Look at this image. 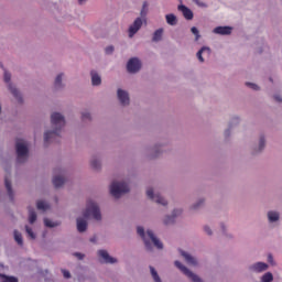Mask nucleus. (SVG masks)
<instances>
[{"mask_svg":"<svg viewBox=\"0 0 282 282\" xmlns=\"http://www.w3.org/2000/svg\"><path fill=\"white\" fill-rule=\"evenodd\" d=\"M204 230H205V232H207V235H213V230H210V227L205 226Z\"/></svg>","mask_w":282,"mask_h":282,"instance_id":"45","label":"nucleus"},{"mask_svg":"<svg viewBox=\"0 0 282 282\" xmlns=\"http://www.w3.org/2000/svg\"><path fill=\"white\" fill-rule=\"evenodd\" d=\"M0 66H1L2 69H6V68H3V64H0Z\"/></svg>","mask_w":282,"mask_h":282,"instance_id":"53","label":"nucleus"},{"mask_svg":"<svg viewBox=\"0 0 282 282\" xmlns=\"http://www.w3.org/2000/svg\"><path fill=\"white\" fill-rule=\"evenodd\" d=\"M44 226H46V228H56V226H58V223H54L50 218H45Z\"/></svg>","mask_w":282,"mask_h":282,"instance_id":"31","label":"nucleus"},{"mask_svg":"<svg viewBox=\"0 0 282 282\" xmlns=\"http://www.w3.org/2000/svg\"><path fill=\"white\" fill-rule=\"evenodd\" d=\"M85 219H89V217H94L97 221H100L102 219V216L100 214V208L98 205L91 200H88L86 210L84 212Z\"/></svg>","mask_w":282,"mask_h":282,"instance_id":"2","label":"nucleus"},{"mask_svg":"<svg viewBox=\"0 0 282 282\" xmlns=\"http://www.w3.org/2000/svg\"><path fill=\"white\" fill-rule=\"evenodd\" d=\"M62 274L64 276V279H72V273H69V271L63 269L62 270Z\"/></svg>","mask_w":282,"mask_h":282,"instance_id":"39","label":"nucleus"},{"mask_svg":"<svg viewBox=\"0 0 282 282\" xmlns=\"http://www.w3.org/2000/svg\"><path fill=\"white\" fill-rule=\"evenodd\" d=\"M167 25H177V17L175 14L170 13L165 15Z\"/></svg>","mask_w":282,"mask_h":282,"instance_id":"23","label":"nucleus"},{"mask_svg":"<svg viewBox=\"0 0 282 282\" xmlns=\"http://www.w3.org/2000/svg\"><path fill=\"white\" fill-rule=\"evenodd\" d=\"M251 270H253V272H265L268 264L265 262H257L251 267Z\"/></svg>","mask_w":282,"mask_h":282,"instance_id":"15","label":"nucleus"},{"mask_svg":"<svg viewBox=\"0 0 282 282\" xmlns=\"http://www.w3.org/2000/svg\"><path fill=\"white\" fill-rule=\"evenodd\" d=\"M214 34H220L226 36L228 34H232V28L230 26H217L214 29Z\"/></svg>","mask_w":282,"mask_h":282,"instance_id":"12","label":"nucleus"},{"mask_svg":"<svg viewBox=\"0 0 282 282\" xmlns=\"http://www.w3.org/2000/svg\"><path fill=\"white\" fill-rule=\"evenodd\" d=\"M246 85H247V87H250V89H253L254 91H258V89H259V87L257 86V84L247 83Z\"/></svg>","mask_w":282,"mask_h":282,"instance_id":"41","label":"nucleus"},{"mask_svg":"<svg viewBox=\"0 0 282 282\" xmlns=\"http://www.w3.org/2000/svg\"><path fill=\"white\" fill-rule=\"evenodd\" d=\"M225 135H226V137L230 135V130H226V131H225Z\"/></svg>","mask_w":282,"mask_h":282,"instance_id":"48","label":"nucleus"},{"mask_svg":"<svg viewBox=\"0 0 282 282\" xmlns=\"http://www.w3.org/2000/svg\"><path fill=\"white\" fill-rule=\"evenodd\" d=\"M14 239L18 246H23V236L18 230H14Z\"/></svg>","mask_w":282,"mask_h":282,"instance_id":"28","label":"nucleus"},{"mask_svg":"<svg viewBox=\"0 0 282 282\" xmlns=\"http://www.w3.org/2000/svg\"><path fill=\"white\" fill-rule=\"evenodd\" d=\"M264 148H265V139L264 138H260L259 151H263Z\"/></svg>","mask_w":282,"mask_h":282,"instance_id":"37","label":"nucleus"},{"mask_svg":"<svg viewBox=\"0 0 282 282\" xmlns=\"http://www.w3.org/2000/svg\"><path fill=\"white\" fill-rule=\"evenodd\" d=\"M90 76H91V83L94 86H98L100 85V83H102V79L100 78L98 73H96L95 70H91Z\"/></svg>","mask_w":282,"mask_h":282,"instance_id":"22","label":"nucleus"},{"mask_svg":"<svg viewBox=\"0 0 282 282\" xmlns=\"http://www.w3.org/2000/svg\"><path fill=\"white\" fill-rule=\"evenodd\" d=\"M0 279L1 282H19V279H17L15 276H9L3 273H0Z\"/></svg>","mask_w":282,"mask_h":282,"instance_id":"26","label":"nucleus"},{"mask_svg":"<svg viewBox=\"0 0 282 282\" xmlns=\"http://www.w3.org/2000/svg\"><path fill=\"white\" fill-rule=\"evenodd\" d=\"M147 235H148L149 239H151V241L155 246V248H158L159 250H162V248H164V246L162 245V241H160V239H158V237H155V234H153L152 230H148Z\"/></svg>","mask_w":282,"mask_h":282,"instance_id":"11","label":"nucleus"},{"mask_svg":"<svg viewBox=\"0 0 282 282\" xmlns=\"http://www.w3.org/2000/svg\"><path fill=\"white\" fill-rule=\"evenodd\" d=\"M177 215H182V209H175L172 214V216H167L164 219V224L165 226H169V224H174L175 223V217H177Z\"/></svg>","mask_w":282,"mask_h":282,"instance_id":"14","label":"nucleus"},{"mask_svg":"<svg viewBox=\"0 0 282 282\" xmlns=\"http://www.w3.org/2000/svg\"><path fill=\"white\" fill-rule=\"evenodd\" d=\"M11 78L12 75L8 70H4V83H10Z\"/></svg>","mask_w":282,"mask_h":282,"instance_id":"38","label":"nucleus"},{"mask_svg":"<svg viewBox=\"0 0 282 282\" xmlns=\"http://www.w3.org/2000/svg\"><path fill=\"white\" fill-rule=\"evenodd\" d=\"M150 272L154 282H162V280L160 279V275L158 274V271H155V268L150 267Z\"/></svg>","mask_w":282,"mask_h":282,"instance_id":"29","label":"nucleus"},{"mask_svg":"<svg viewBox=\"0 0 282 282\" xmlns=\"http://www.w3.org/2000/svg\"><path fill=\"white\" fill-rule=\"evenodd\" d=\"M98 257L102 259L104 263H116V259L109 256V252H107V250H99Z\"/></svg>","mask_w":282,"mask_h":282,"instance_id":"9","label":"nucleus"},{"mask_svg":"<svg viewBox=\"0 0 282 282\" xmlns=\"http://www.w3.org/2000/svg\"><path fill=\"white\" fill-rule=\"evenodd\" d=\"M140 28H142V18H137L133 24L129 28L130 39H132L133 35L138 34Z\"/></svg>","mask_w":282,"mask_h":282,"instance_id":"8","label":"nucleus"},{"mask_svg":"<svg viewBox=\"0 0 282 282\" xmlns=\"http://www.w3.org/2000/svg\"><path fill=\"white\" fill-rule=\"evenodd\" d=\"M191 32H192V34L195 35V41H199V39H200L199 30H197L195 26H193V28L191 29Z\"/></svg>","mask_w":282,"mask_h":282,"instance_id":"34","label":"nucleus"},{"mask_svg":"<svg viewBox=\"0 0 282 282\" xmlns=\"http://www.w3.org/2000/svg\"><path fill=\"white\" fill-rule=\"evenodd\" d=\"M4 185L8 192V195L10 197V199H14V193L12 192V182L10 181V178L6 177L4 178Z\"/></svg>","mask_w":282,"mask_h":282,"instance_id":"16","label":"nucleus"},{"mask_svg":"<svg viewBox=\"0 0 282 282\" xmlns=\"http://www.w3.org/2000/svg\"><path fill=\"white\" fill-rule=\"evenodd\" d=\"M207 53V56H210V48L203 46L196 54L198 61H200V63H204V57L202 56V54Z\"/></svg>","mask_w":282,"mask_h":282,"instance_id":"21","label":"nucleus"},{"mask_svg":"<svg viewBox=\"0 0 282 282\" xmlns=\"http://www.w3.org/2000/svg\"><path fill=\"white\" fill-rule=\"evenodd\" d=\"M15 149H17V162L19 164H23L28 160V145L25 144V141L23 140H18L15 143Z\"/></svg>","mask_w":282,"mask_h":282,"instance_id":"4","label":"nucleus"},{"mask_svg":"<svg viewBox=\"0 0 282 282\" xmlns=\"http://www.w3.org/2000/svg\"><path fill=\"white\" fill-rule=\"evenodd\" d=\"M90 165L93 166V169H100V161H98V159H94L91 162H90Z\"/></svg>","mask_w":282,"mask_h":282,"instance_id":"36","label":"nucleus"},{"mask_svg":"<svg viewBox=\"0 0 282 282\" xmlns=\"http://www.w3.org/2000/svg\"><path fill=\"white\" fill-rule=\"evenodd\" d=\"M274 100H276V102H282V98H281V96H279V95H275V96H274Z\"/></svg>","mask_w":282,"mask_h":282,"instance_id":"47","label":"nucleus"},{"mask_svg":"<svg viewBox=\"0 0 282 282\" xmlns=\"http://www.w3.org/2000/svg\"><path fill=\"white\" fill-rule=\"evenodd\" d=\"M162 34H164V30L163 29H158L153 34L152 41L154 43H158V41H162Z\"/></svg>","mask_w":282,"mask_h":282,"instance_id":"25","label":"nucleus"},{"mask_svg":"<svg viewBox=\"0 0 282 282\" xmlns=\"http://www.w3.org/2000/svg\"><path fill=\"white\" fill-rule=\"evenodd\" d=\"M117 96H118L119 102H121V105H123V107L129 105V93H127L122 89H118Z\"/></svg>","mask_w":282,"mask_h":282,"instance_id":"10","label":"nucleus"},{"mask_svg":"<svg viewBox=\"0 0 282 282\" xmlns=\"http://www.w3.org/2000/svg\"><path fill=\"white\" fill-rule=\"evenodd\" d=\"M34 221H36V212L29 209V223L34 224Z\"/></svg>","mask_w":282,"mask_h":282,"instance_id":"32","label":"nucleus"},{"mask_svg":"<svg viewBox=\"0 0 282 282\" xmlns=\"http://www.w3.org/2000/svg\"><path fill=\"white\" fill-rule=\"evenodd\" d=\"M147 195L150 199H153L156 204H161L162 206H166V199H164L162 196L159 194L154 195L153 194V188H148L147 189Z\"/></svg>","mask_w":282,"mask_h":282,"instance_id":"7","label":"nucleus"},{"mask_svg":"<svg viewBox=\"0 0 282 282\" xmlns=\"http://www.w3.org/2000/svg\"><path fill=\"white\" fill-rule=\"evenodd\" d=\"M268 219L271 223L279 221V213H276V212H269L268 213Z\"/></svg>","mask_w":282,"mask_h":282,"instance_id":"27","label":"nucleus"},{"mask_svg":"<svg viewBox=\"0 0 282 282\" xmlns=\"http://www.w3.org/2000/svg\"><path fill=\"white\" fill-rule=\"evenodd\" d=\"M36 206H37V210H47V208H50V206L45 204V202L43 200H39Z\"/></svg>","mask_w":282,"mask_h":282,"instance_id":"33","label":"nucleus"},{"mask_svg":"<svg viewBox=\"0 0 282 282\" xmlns=\"http://www.w3.org/2000/svg\"><path fill=\"white\" fill-rule=\"evenodd\" d=\"M91 243H96V237L90 238Z\"/></svg>","mask_w":282,"mask_h":282,"instance_id":"49","label":"nucleus"},{"mask_svg":"<svg viewBox=\"0 0 282 282\" xmlns=\"http://www.w3.org/2000/svg\"><path fill=\"white\" fill-rule=\"evenodd\" d=\"M62 83H63V74H59L55 78V88L61 89V87H63Z\"/></svg>","mask_w":282,"mask_h":282,"instance_id":"30","label":"nucleus"},{"mask_svg":"<svg viewBox=\"0 0 282 282\" xmlns=\"http://www.w3.org/2000/svg\"><path fill=\"white\" fill-rule=\"evenodd\" d=\"M85 1H87V0H78V3H79L80 6H83V3H85Z\"/></svg>","mask_w":282,"mask_h":282,"instance_id":"50","label":"nucleus"},{"mask_svg":"<svg viewBox=\"0 0 282 282\" xmlns=\"http://www.w3.org/2000/svg\"><path fill=\"white\" fill-rule=\"evenodd\" d=\"M75 257H77V259H79V261H82V259H85V254L76 252L74 253Z\"/></svg>","mask_w":282,"mask_h":282,"instance_id":"43","label":"nucleus"},{"mask_svg":"<svg viewBox=\"0 0 282 282\" xmlns=\"http://www.w3.org/2000/svg\"><path fill=\"white\" fill-rule=\"evenodd\" d=\"M124 193H129V185L124 182H112L110 185V195L119 199L120 196L124 195Z\"/></svg>","mask_w":282,"mask_h":282,"instance_id":"3","label":"nucleus"},{"mask_svg":"<svg viewBox=\"0 0 282 282\" xmlns=\"http://www.w3.org/2000/svg\"><path fill=\"white\" fill-rule=\"evenodd\" d=\"M51 124L54 127V130L46 131L44 133V143L50 144V142H54L56 138H58L61 130L65 127V117L59 112H54L51 115Z\"/></svg>","mask_w":282,"mask_h":282,"instance_id":"1","label":"nucleus"},{"mask_svg":"<svg viewBox=\"0 0 282 282\" xmlns=\"http://www.w3.org/2000/svg\"><path fill=\"white\" fill-rule=\"evenodd\" d=\"M65 184V178L63 176H54L53 177V185L55 188H61Z\"/></svg>","mask_w":282,"mask_h":282,"instance_id":"24","label":"nucleus"},{"mask_svg":"<svg viewBox=\"0 0 282 282\" xmlns=\"http://www.w3.org/2000/svg\"><path fill=\"white\" fill-rule=\"evenodd\" d=\"M25 230H26V235H28L31 239H36V236L34 235V231H32V228H30L29 226H25Z\"/></svg>","mask_w":282,"mask_h":282,"instance_id":"35","label":"nucleus"},{"mask_svg":"<svg viewBox=\"0 0 282 282\" xmlns=\"http://www.w3.org/2000/svg\"><path fill=\"white\" fill-rule=\"evenodd\" d=\"M178 10L181 12H183V17L187 20V21H192L193 19V11L191 9H188L186 6L181 4L178 6Z\"/></svg>","mask_w":282,"mask_h":282,"instance_id":"13","label":"nucleus"},{"mask_svg":"<svg viewBox=\"0 0 282 282\" xmlns=\"http://www.w3.org/2000/svg\"><path fill=\"white\" fill-rule=\"evenodd\" d=\"M202 204H204V200H199L196 205L193 206V209L197 210V208H199V206H202Z\"/></svg>","mask_w":282,"mask_h":282,"instance_id":"44","label":"nucleus"},{"mask_svg":"<svg viewBox=\"0 0 282 282\" xmlns=\"http://www.w3.org/2000/svg\"><path fill=\"white\" fill-rule=\"evenodd\" d=\"M148 6L149 4L147 2H143V9L141 10V14H144V10H147Z\"/></svg>","mask_w":282,"mask_h":282,"instance_id":"46","label":"nucleus"},{"mask_svg":"<svg viewBox=\"0 0 282 282\" xmlns=\"http://www.w3.org/2000/svg\"><path fill=\"white\" fill-rule=\"evenodd\" d=\"M78 232H85L87 230V220L85 218H77Z\"/></svg>","mask_w":282,"mask_h":282,"instance_id":"17","label":"nucleus"},{"mask_svg":"<svg viewBox=\"0 0 282 282\" xmlns=\"http://www.w3.org/2000/svg\"><path fill=\"white\" fill-rule=\"evenodd\" d=\"M9 89H10L11 94L14 96V98H17L18 102H23L21 93H19V90L14 86H12V84H9Z\"/></svg>","mask_w":282,"mask_h":282,"instance_id":"19","label":"nucleus"},{"mask_svg":"<svg viewBox=\"0 0 282 282\" xmlns=\"http://www.w3.org/2000/svg\"><path fill=\"white\" fill-rule=\"evenodd\" d=\"M141 67H142V64L140 63V59H138V57L130 58L127 64V69L130 74H135L140 72Z\"/></svg>","mask_w":282,"mask_h":282,"instance_id":"6","label":"nucleus"},{"mask_svg":"<svg viewBox=\"0 0 282 282\" xmlns=\"http://www.w3.org/2000/svg\"><path fill=\"white\" fill-rule=\"evenodd\" d=\"M106 54H113V46H107Z\"/></svg>","mask_w":282,"mask_h":282,"instance_id":"42","label":"nucleus"},{"mask_svg":"<svg viewBox=\"0 0 282 282\" xmlns=\"http://www.w3.org/2000/svg\"><path fill=\"white\" fill-rule=\"evenodd\" d=\"M137 232H138V235H139L140 237L143 238V241H144V243H145V248H147L148 250H151V243H149V240H147V237H144V228H143V227H138V228H137Z\"/></svg>","mask_w":282,"mask_h":282,"instance_id":"20","label":"nucleus"},{"mask_svg":"<svg viewBox=\"0 0 282 282\" xmlns=\"http://www.w3.org/2000/svg\"><path fill=\"white\" fill-rule=\"evenodd\" d=\"M82 120H91V115L89 112H83Z\"/></svg>","mask_w":282,"mask_h":282,"instance_id":"40","label":"nucleus"},{"mask_svg":"<svg viewBox=\"0 0 282 282\" xmlns=\"http://www.w3.org/2000/svg\"><path fill=\"white\" fill-rule=\"evenodd\" d=\"M182 257H184L186 263L189 265H197V260L193 258L191 254L186 253L185 251H181Z\"/></svg>","mask_w":282,"mask_h":282,"instance_id":"18","label":"nucleus"},{"mask_svg":"<svg viewBox=\"0 0 282 282\" xmlns=\"http://www.w3.org/2000/svg\"><path fill=\"white\" fill-rule=\"evenodd\" d=\"M269 261H272V254H269Z\"/></svg>","mask_w":282,"mask_h":282,"instance_id":"51","label":"nucleus"},{"mask_svg":"<svg viewBox=\"0 0 282 282\" xmlns=\"http://www.w3.org/2000/svg\"><path fill=\"white\" fill-rule=\"evenodd\" d=\"M221 228H223V232H224L226 230V227L223 226Z\"/></svg>","mask_w":282,"mask_h":282,"instance_id":"52","label":"nucleus"},{"mask_svg":"<svg viewBox=\"0 0 282 282\" xmlns=\"http://www.w3.org/2000/svg\"><path fill=\"white\" fill-rule=\"evenodd\" d=\"M174 264L178 268V270H181V272H183V274H185V276L191 279V281L202 282V279L199 276H197V274H195L191 270H188V268H186L184 264H182V262L175 261Z\"/></svg>","mask_w":282,"mask_h":282,"instance_id":"5","label":"nucleus"}]
</instances>
